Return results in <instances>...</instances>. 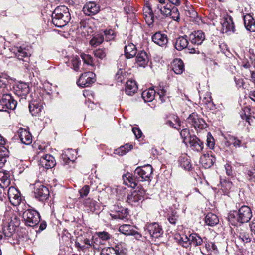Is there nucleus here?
<instances>
[{
    "label": "nucleus",
    "mask_w": 255,
    "mask_h": 255,
    "mask_svg": "<svg viewBox=\"0 0 255 255\" xmlns=\"http://www.w3.org/2000/svg\"><path fill=\"white\" fill-rule=\"evenodd\" d=\"M216 161V158L209 153L202 155L200 159V162L202 166L206 169L211 167Z\"/></svg>",
    "instance_id": "393cba45"
},
{
    "label": "nucleus",
    "mask_w": 255,
    "mask_h": 255,
    "mask_svg": "<svg viewBox=\"0 0 255 255\" xmlns=\"http://www.w3.org/2000/svg\"><path fill=\"white\" fill-rule=\"evenodd\" d=\"M156 93L159 96V98L162 102H164L166 101L168 98V96L167 95V90L164 87L160 86L157 88Z\"/></svg>",
    "instance_id": "603ef678"
},
{
    "label": "nucleus",
    "mask_w": 255,
    "mask_h": 255,
    "mask_svg": "<svg viewBox=\"0 0 255 255\" xmlns=\"http://www.w3.org/2000/svg\"><path fill=\"white\" fill-rule=\"evenodd\" d=\"M123 179L124 183L125 185L129 186L132 188H137L138 186H141L140 185H138V180L136 178L135 175L133 176L130 173H127L123 176Z\"/></svg>",
    "instance_id": "f3484780"
},
{
    "label": "nucleus",
    "mask_w": 255,
    "mask_h": 255,
    "mask_svg": "<svg viewBox=\"0 0 255 255\" xmlns=\"http://www.w3.org/2000/svg\"><path fill=\"white\" fill-rule=\"evenodd\" d=\"M167 124L178 130L180 129V121L177 116L174 114H170L169 116H167Z\"/></svg>",
    "instance_id": "473e14b6"
},
{
    "label": "nucleus",
    "mask_w": 255,
    "mask_h": 255,
    "mask_svg": "<svg viewBox=\"0 0 255 255\" xmlns=\"http://www.w3.org/2000/svg\"><path fill=\"white\" fill-rule=\"evenodd\" d=\"M23 218L25 224L30 227L37 225L40 221L39 212L33 209H28L23 213Z\"/></svg>",
    "instance_id": "20e7f679"
},
{
    "label": "nucleus",
    "mask_w": 255,
    "mask_h": 255,
    "mask_svg": "<svg viewBox=\"0 0 255 255\" xmlns=\"http://www.w3.org/2000/svg\"><path fill=\"white\" fill-rule=\"evenodd\" d=\"M204 244L202 247H200V250L203 255H209L211 254L212 243L207 241V239L205 238L203 243Z\"/></svg>",
    "instance_id": "49530a36"
},
{
    "label": "nucleus",
    "mask_w": 255,
    "mask_h": 255,
    "mask_svg": "<svg viewBox=\"0 0 255 255\" xmlns=\"http://www.w3.org/2000/svg\"><path fill=\"white\" fill-rule=\"evenodd\" d=\"M43 109V106L37 101H33L29 103V112H41Z\"/></svg>",
    "instance_id": "8fccbe9b"
},
{
    "label": "nucleus",
    "mask_w": 255,
    "mask_h": 255,
    "mask_svg": "<svg viewBox=\"0 0 255 255\" xmlns=\"http://www.w3.org/2000/svg\"><path fill=\"white\" fill-rule=\"evenodd\" d=\"M205 237L202 238L197 233H192L189 235V241H190V246L193 245L194 247L201 246L203 244Z\"/></svg>",
    "instance_id": "f704fd0d"
},
{
    "label": "nucleus",
    "mask_w": 255,
    "mask_h": 255,
    "mask_svg": "<svg viewBox=\"0 0 255 255\" xmlns=\"http://www.w3.org/2000/svg\"><path fill=\"white\" fill-rule=\"evenodd\" d=\"M100 11V6L95 2L90 1L84 5L83 8V12L88 16L95 15Z\"/></svg>",
    "instance_id": "dca6fc26"
},
{
    "label": "nucleus",
    "mask_w": 255,
    "mask_h": 255,
    "mask_svg": "<svg viewBox=\"0 0 255 255\" xmlns=\"http://www.w3.org/2000/svg\"><path fill=\"white\" fill-rule=\"evenodd\" d=\"M137 90L138 87L134 80H129L126 82L125 92L127 95L132 96Z\"/></svg>",
    "instance_id": "c85d7f7f"
},
{
    "label": "nucleus",
    "mask_w": 255,
    "mask_h": 255,
    "mask_svg": "<svg viewBox=\"0 0 255 255\" xmlns=\"http://www.w3.org/2000/svg\"><path fill=\"white\" fill-rule=\"evenodd\" d=\"M172 7L171 4L164 5L161 6H154V12L155 14L156 18L159 19L160 18V14L165 17H169V14L170 13V8Z\"/></svg>",
    "instance_id": "4468645a"
},
{
    "label": "nucleus",
    "mask_w": 255,
    "mask_h": 255,
    "mask_svg": "<svg viewBox=\"0 0 255 255\" xmlns=\"http://www.w3.org/2000/svg\"><path fill=\"white\" fill-rule=\"evenodd\" d=\"M243 20L245 27L247 30L255 31V21L250 14L243 12Z\"/></svg>",
    "instance_id": "412c9836"
},
{
    "label": "nucleus",
    "mask_w": 255,
    "mask_h": 255,
    "mask_svg": "<svg viewBox=\"0 0 255 255\" xmlns=\"http://www.w3.org/2000/svg\"><path fill=\"white\" fill-rule=\"evenodd\" d=\"M133 227L129 224H124L119 227V231L122 234L128 236L130 235Z\"/></svg>",
    "instance_id": "3c124183"
},
{
    "label": "nucleus",
    "mask_w": 255,
    "mask_h": 255,
    "mask_svg": "<svg viewBox=\"0 0 255 255\" xmlns=\"http://www.w3.org/2000/svg\"><path fill=\"white\" fill-rule=\"evenodd\" d=\"M179 244L184 248H188L190 246V241H189V235H183L179 240Z\"/></svg>",
    "instance_id": "e2e57ef3"
},
{
    "label": "nucleus",
    "mask_w": 255,
    "mask_h": 255,
    "mask_svg": "<svg viewBox=\"0 0 255 255\" xmlns=\"http://www.w3.org/2000/svg\"><path fill=\"white\" fill-rule=\"evenodd\" d=\"M107 50L106 48H98L94 51V56L101 60H103L106 57Z\"/></svg>",
    "instance_id": "864d4df0"
},
{
    "label": "nucleus",
    "mask_w": 255,
    "mask_h": 255,
    "mask_svg": "<svg viewBox=\"0 0 255 255\" xmlns=\"http://www.w3.org/2000/svg\"><path fill=\"white\" fill-rule=\"evenodd\" d=\"M244 167L243 172L245 174L246 178L250 182H255V167Z\"/></svg>",
    "instance_id": "4c0bfd02"
},
{
    "label": "nucleus",
    "mask_w": 255,
    "mask_h": 255,
    "mask_svg": "<svg viewBox=\"0 0 255 255\" xmlns=\"http://www.w3.org/2000/svg\"><path fill=\"white\" fill-rule=\"evenodd\" d=\"M81 56L85 64L92 67L95 66V62L93 58L90 55L83 53L81 54Z\"/></svg>",
    "instance_id": "6e6d98bb"
},
{
    "label": "nucleus",
    "mask_w": 255,
    "mask_h": 255,
    "mask_svg": "<svg viewBox=\"0 0 255 255\" xmlns=\"http://www.w3.org/2000/svg\"><path fill=\"white\" fill-rule=\"evenodd\" d=\"M172 70L176 74H181L184 70V65L180 59H175L172 63Z\"/></svg>",
    "instance_id": "72a5a7b5"
},
{
    "label": "nucleus",
    "mask_w": 255,
    "mask_h": 255,
    "mask_svg": "<svg viewBox=\"0 0 255 255\" xmlns=\"http://www.w3.org/2000/svg\"><path fill=\"white\" fill-rule=\"evenodd\" d=\"M73 153H75L74 150L68 149L61 155V159L64 165H70V163L74 164L75 158L71 156V154L73 155Z\"/></svg>",
    "instance_id": "bb28decb"
},
{
    "label": "nucleus",
    "mask_w": 255,
    "mask_h": 255,
    "mask_svg": "<svg viewBox=\"0 0 255 255\" xmlns=\"http://www.w3.org/2000/svg\"><path fill=\"white\" fill-rule=\"evenodd\" d=\"M102 33L104 37V40L106 41H111L115 37L114 31L112 29L104 30L102 32Z\"/></svg>",
    "instance_id": "bf43d9fd"
},
{
    "label": "nucleus",
    "mask_w": 255,
    "mask_h": 255,
    "mask_svg": "<svg viewBox=\"0 0 255 255\" xmlns=\"http://www.w3.org/2000/svg\"><path fill=\"white\" fill-rule=\"evenodd\" d=\"M84 205L87 210L91 212H94L99 207L97 202L90 198L86 199L84 202Z\"/></svg>",
    "instance_id": "79ce46f5"
},
{
    "label": "nucleus",
    "mask_w": 255,
    "mask_h": 255,
    "mask_svg": "<svg viewBox=\"0 0 255 255\" xmlns=\"http://www.w3.org/2000/svg\"><path fill=\"white\" fill-rule=\"evenodd\" d=\"M206 145L210 149H213L215 146V140L210 132H208L207 135Z\"/></svg>",
    "instance_id": "680f3d73"
},
{
    "label": "nucleus",
    "mask_w": 255,
    "mask_h": 255,
    "mask_svg": "<svg viewBox=\"0 0 255 255\" xmlns=\"http://www.w3.org/2000/svg\"><path fill=\"white\" fill-rule=\"evenodd\" d=\"M17 132L19 139L22 143L26 145H29L32 143V136L29 131L21 128Z\"/></svg>",
    "instance_id": "5701e85b"
},
{
    "label": "nucleus",
    "mask_w": 255,
    "mask_h": 255,
    "mask_svg": "<svg viewBox=\"0 0 255 255\" xmlns=\"http://www.w3.org/2000/svg\"><path fill=\"white\" fill-rule=\"evenodd\" d=\"M156 93V91L151 88L143 91L141 96L145 102H151L154 100Z\"/></svg>",
    "instance_id": "c9c22d12"
},
{
    "label": "nucleus",
    "mask_w": 255,
    "mask_h": 255,
    "mask_svg": "<svg viewBox=\"0 0 255 255\" xmlns=\"http://www.w3.org/2000/svg\"><path fill=\"white\" fill-rule=\"evenodd\" d=\"M96 81V75L92 72H87L81 74L77 84L81 87H89Z\"/></svg>",
    "instance_id": "0eeeda50"
},
{
    "label": "nucleus",
    "mask_w": 255,
    "mask_h": 255,
    "mask_svg": "<svg viewBox=\"0 0 255 255\" xmlns=\"http://www.w3.org/2000/svg\"><path fill=\"white\" fill-rule=\"evenodd\" d=\"M41 165L46 169H50L54 167L56 165V161L53 156L46 154L40 159Z\"/></svg>",
    "instance_id": "b1692460"
},
{
    "label": "nucleus",
    "mask_w": 255,
    "mask_h": 255,
    "mask_svg": "<svg viewBox=\"0 0 255 255\" xmlns=\"http://www.w3.org/2000/svg\"><path fill=\"white\" fill-rule=\"evenodd\" d=\"M206 126L205 121L202 118H199L196 122L195 121L193 126L196 129H201L206 128Z\"/></svg>",
    "instance_id": "0e129e2a"
},
{
    "label": "nucleus",
    "mask_w": 255,
    "mask_h": 255,
    "mask_svg": "<svg viewBox=\"0 0 255 255\" xmlns=\"http://www.w3.org/2000/svg\"><path fill=\"white\" fill-rule=\"evenodd\" d=\"M205 221L207 225L213 226L218 223L219 219L215 214L212 213H208L205 217Z\"/></svg>",
    "instance_id": "a19ab883"
},
{
    "label": "nucleus",
    "mask_w": 255,
    "mask_h": 255,
    "mask_svg": "<svg viewBox=\"0 0 255 255\" xmlns=\"http://www.w3.org/2000/svg\"><path fill=\"white\" fill-rule=\"evenodd\" d=\"M237 235L239 239L245 243H249L251 241L252 234L247 231H240Z\"/></svg>",
    "instance_id": "de8ad7c7"
},
{
    "label": "nucleus",
    "mask_w": 255,
    "mask_h": 255,
    "mask_svg": "<svg viewBox=\"0 0 255 255\" xmlns=\"http://www.w3.org/2000/svg\"><path fill=\"white\" fill-rule=\"evenodd\" d=\"M8 198L11 203L15 206L19 205L22 200L20 193L14 188H9Z\"/></svg>",
    "instance_id": "6ab92c4d"
},
{
    "label": "nucleus",
    "mask_w": 255,
    "mask_h": 255,
    "mask_svg": "<svg viewBox=\"0 0 255 255\" xmlns=\"http://www.w3.org/2000/svg\"><path fill=\"white\" fill-rule=\"evenodd\" d=\"M152 40L161 47H165L168 41L167 35L161 32H157L154 34L152 36Z\"/></svg>",
    "instance_id": "a211bd4d"
},
{
    "label": "nucleus",
    "mask_w": 255,
    "mask_h": 255,
    "mask_svg": "<svg viewBox=\"0 0 255 255\" xmlns=\"http://www.w3.org/2000/svg\"><path fill=\"white\" fill-rule=\"evenodd\" d=\"M104 40V37L102 35V32H100L94 35L90 41V44L92 46H97L101 44L103 42Z\"/></svg>",
    "instance_id": "c03bdc74"
},
{
    "label": "nucleus",
    "mask_w": 255,
    "mask_h": 255,
    "mask_svg": "<svg viewBox=\"0 0 255 255\" xmlns=\"http://www.w3.org/2000/svg\"><path fill=\"white\" fill-rule=\"evenodd\" d=\"M145 190L142 186H138L137 189L128 195L127 202L132 206H136L139 205L144 200Z\"/></svg>",
    "instance_id": "39448f33"
},
{
    "label": "nucleus",
    "mask_w": 255,
    "mask_h": 255,
    "mask_svg": "<svg viewBox=\"0 0 255 255\" xmlns=\"http://www.w3.org/2000/svg\"><path fill=\"white\" fill-rule=\"evenodd\" d=\"M34 193L35 198L41 202L47 200L49 196V191L48 188L42 184L35 186Z\"/></svg>",
    "instance_id": "6e6552de"
},
{
    "label": "nucleus",
    "mask_w": 255,
    "mask_h": 255,
    "mask_svg": "<svg viewBox=\"0 0 255 255\" xmlns=\"http://www.w3.org/2000/svg\"><path fill=\"white\" fill-rule=\"evenodd\" d=\"M84 95L88 97V101L86 102V104L90 108V110H94V107H96V105L94 103V93L91 91H87L84 92Z\"/></svg>",
    "instance_id": "a18cd8bd"
},
{
    "label": "nucleus",
    "mask_w": 255,
    "mask_h": 255,
    "mask_svg": "<svg viewBox=\"0 0 255 255\" xmlns=\"http://www.w3.org/2000/svg\"><path fill=\"white\" fill-rule=\"evenodd\" d=\"M178 162L180 166L186 170L190 171L192 169L191 160L187 155H183L179 157Z\"/></svg>",
    "instance_id": "2f4dec72"
},
{
    "label": "nucleus",
    "mask_w": 255,
    "mask_h": 255,
    "mask_svg": "<svg viewBox=\"0 0 255 255\" xmlns=\"http://www.w3.org/2000/svg\"><path fill=\"white\" fill-rule=\"evenodd\" d=\"M115 80L118 83H122L125 78V72L122 69H120L116 74Z\"/></svg>",
    "instance_id": "69168bd1"
},
{
    "label": "nucleus",
    "mask_w": 255,
    "mask_h": 255,
    "mask_svg": "<svg viewBox=\"0 0 255 255\" xmlns=\"http://www.w3.org/2000/svg\"><path fill=\"white\" fill-rule=\"evenodd\" d=\"M238 211H233L228 214V219L232 225L236 226L239 223V221H238Z\"/></svg>",
    "instance_id": "09e8293b"
},
{
    "label": "nucleus",
    "mask_w": 255,
    "mask_h": 255,
    "mask_svg": "<svg viewBox=\"0 0 255 255\" xmlns=\"http://www.w3.org/2000/svg\"><path fill=\"white\" fill-rule=\"evenodd\" d=\"M189 143L191 149L195 151L200 152L203 149V142L196 136L192 137L190 136Z\"/></svg>",
    "instance_id": "aec40b11"
},
{
    "label": "nucleus",
    "mask_w": 255,
    "mask_h": 255,
    "mask_svg": "<svg viewBox=\"0 0 255 255\" xmlns=\"http://www.w3.org/2000/svg\"><path fill=\"white\" fill-rule=\"evenodd\" d=\"M10 184L9 175L6 171H0V186L2 188L8 187Z\"/></svg>",
    "instance_id": "ea45409f"
},
{
    "label": "nucleus",
    "mask_w": 255,
    "mask_h": 255,
    "mask_svg": "<svg viewBox=\"0 0 255 255\" xmlns=\"http://www.w3.org/2000/svg\"><path fill=\"white\" fill-rule=\"evenodd\" d=\"M145 19L148 25L152 24L156 18L154 9L153 10L150 7L144 10Z\"/></svg>",
    "instance_id": "e433bc0d"
},
{
    "label": "nucleus",
    "mask_w": 255,
    "mask_h": 255,
    "mask_svg": "<svg viewBox=\"0 0 255 255\" xmlns=\"http://www.w3.org/2000/svg\"><path fill=\"white\" fill-rule=\"evenodd\" d=\"M96 235L99 238L103 241H107L112 237L109 233L106 231L97 232Z\"/></svg>",
    "instance_id": "774afa93"
},
{
    "label": "nucleus",
    "mask_w": 255,
    "mask_h": 255,
    "mask_svg": "<svg viewBox=\"0 0 255 255\" xmlns=\"http://www.w3.org/2000/svg\"><path fill=\"white\" fill-rule=\"evenodd\" d=\"M221 189L225 193H228L229 190L232 187V183L228 180H223L220 181Z\"/></svg>",
    "instance_id": "13d9d810"
},
{
    "label": "nucleus",
    "mask_w": 255,
    "mask_h": 255,
    "mask_svg": "<svg viewBox=\"0 0 255 255\" xmlns=\"http://www.w3.org/2000/svg\"><path fill=\"white\" fill-rule=\"evenodd\" d=\"M70 63L71 64L72 66V68L74 69V70L77 71L79 69V65L80 64V60L78 56H72L70 60Z\"/></svg>",
    "instance_id": "052dcab7"
},
{
    "label": "nucleus",
    "mask_w": 255,
    "mask_h": 255,
    "mask_svg": "<svg viewBox=\"0 0 255 255\" xmlns=\"http://www.w3.org/2000/svg\"><path fill=\"white\" fill-rule=\"evenodd\" d=\"M222 30L223 32H234L235 31V26L233 19L231 16L226 14L221 19Z\"/></svg>",
    "instance_id": "9b49d317"
},
{
    "label": "nucleus",
    "mask_w": 255,
    "mask_h": 255,
    "mask_svg": "<svg viewBox=\"0 0 255 255\" xmlns=\"http://www.w3.org/2000/svg\"><path fill=\"white\" fill-rule=\"evenodd\" d=\"M15 227L7 222L2 225V232L0 231V240H8L11 238L15 232Z\"/></svg>",
    "instance_id": "ddd939ff"
},
{
    "label": "nucleus",
    "mask_w": 255,
    "mask_h": 255,
    "mask_svg": "<svg viewBox=\"0 0 255 255\" xmlns=\"http://www.w3.org/2000/svg\"><path fill=\"white\" fill-rule=\"evenodd\" d=\"M133 148L132 145L126 144L114 150V153L119 156H123L129 152Z\"/></svg>",
    "instance_id": "37998d69"
},
{
    "label": "nucleus",
    "mask_w": 255,
    "mask_h": 255,
    "mask_svg": "<svg viewBox=\"0 0 255 255\" xmlns=\"http://www.w3.org/2000/svg\"><path fill=\"white\" fill-rule=\"evenodd\" d=\"M240 117L243 120H245V121L248 122L250 125H251V123L253 122L255 119L254 117L251 115V113H248V114H246V113H242L241 114H240Z\"/></svg>",
    "instance_id": "338daca9"
},
{
    "label": "nucleus",
    "mask_w": 255,
    "mask_h": 255,
    "mask_svg": "<svg viewBox=\"0 0 255 255\" xmlns=\"http://www.w3.org/2000/svg\"><path fill=\"white\" fill-rule=\"evenodd\" d=\"M238 221L239 223H247L252 217L251 209L247 206H242L238 210Z\"/></svg>",
    "instance_id": "9d476101"
},
{
    "label": "nucleus",
    "mask_w": 255,
    "mask_h": 255,
    "mask_svg": "<svg viewBox=\"0 0 255 255\" xmlns=\"http://www.w3.org/2000/svg\"><path fill=\"white\" fill-rule=\"evenodd\" d=\"M13 53L16 57L19 60H23V58L28 57L29 53L25 48L17 47L13 49Z\"/></svg>",
    "instance_id": "58836bf2"
},
{
    "label": "nucleus",
    "mask_w": 255,
    "mask_h": 255,
    "mask_svg": "<svg viewBox=\"0 0 255 255\" xmlns=\"http://www.w3.org/2000/svg\"><path fill=\"white\" fill-rule=\"evenodd\" d=\"M112 212L113 213L110 214V215L113 219H115L123 220L126 219L128 214V208L116 205L113 206Z\"/></svg>",
    "instance_id": "1a4fd4ad"
},
{
    "label": "nucleus",
    "mask_w": 255,
    "mask_h": 255,
    "mask_svg": "<svg viewBox=\"0 0 255 255\" xmlns=\"http://www.w3.org/2000/svg\"><path fill=\"white\" fill-rule=\"evenodd\" d=\"M153 172L152 167L147 164L140 167H137L134 171V175L139 181H151V176Z\"/></svg>",
    "instance_id": "423d86ee"
},
{
    "label": "nucleus",
    "mask_w": 255,
    "mask_h": 255,
    "mask_svg": "<svg viewBox=\"0 0 255 255\" xmlns=\"http://www.w3.org/2000/svg\"><path fill=\"white\" fill-rule=\"evenodd\" d=\"M12 79L6 74L0 76V112H8L15 109L17 102L14 100L8 93L11 89Z\"/></svg>",
    "instance_id": "f257e3e1"
},
{
    "label": "nucleus",
    "mask_w": 255,
    "mask_h": 255,
    "mask_svg": "<svg viewBox=\"0 0 255 255\" xmlns=\"http://www.w3.org/2000/svg\"><path fill=\"white\" fill-rule=\"evenodd\" d=\"M149 62V58L147 53L144 51H141L137 55L136 63L139 66L145 67Z\"/></svg>",
    "instance_id": "c756f323"
},
{
    "label": "nucleus",
    "mask_w": 255,
    "mask_h": 255,
    "mask_svg": "<svg viewBox=\"0 0 255 255\" xmlns=\"http://www.w3.org/2000/svg\"><path fill=\"white\" fill-rule=\"evenodd\" d=\"M52 21L57 27H63L66 25L71 19L69 9L64 5L56 7L52 14Z\"/></svg>",
    "instance_id": "f03ea898"
},
{
    "label": "nucleus",
    "mask_w": 255,
    "mask_h": 255,
    "mask_svg": "<svg viewBox=\"0 0 255 255\" xmlns=\"http://www.w3.org/2000/svg\"><path fill=\"white\" fill-rule=\"evenodd\" d=\"M227 142L229 143V145H232L235 148H247V141L243 136H231L229 137Z\"/></svg>",
    "instance_id": "2eb2a0df"
},
{
    "label": "nucleus",
    "mask_w": 255,
    "mask_h": 255,
    "mask_svg": "<svg viewBox=\"0 0 255 255\" xmlns=\"http://www.w3.org/2000/svg\"><path fill=\"white\" fill-rule=\"evenodd\" d=\"M145 237L148 236L152 240H156L162 237L164 231L158 222L147 223L144 227Z\"/></svg>",
    "instance_id": "7ed1b4c3"
},
{
    "label": "nucleus",
    "mask_w": 255,
    "mask_h": 255,
    "mask_svg": "<svg viewBox=\"0 0 255 255\" xmlns=\"http://www.w3.org/2000/svg\"><path fill=\"white\" fill-rule=\"evenodd\" d=\"M191 42L193 44L201 45L205 39L204 33L201 30L194 31L190 35Z\"/></svg>",
    "instance_id": "4be33fe9"
},
{
    "label": "nucleus",
    "mask_w": 255,
    "mask_h": 255,
    "mask_svg": "<svg viewBox=\"0 0 255 255\" xmlns=\"http://www.w3.org/2000/svg\"><path fill=\"white\" fill-rule=\"evenodd\" d=\"M100 255H124V253L120 246L117 245L115 248L109 247L103 249Z\"/></svg>",
    "instance_id": "a878e982"
},
{
    "label": "nucleus",
    "mask_w": 255,
    "mask_h": 255,
    "mask_svg": "<svg viewBox=\"0 0 255 255\" xmlns=\"http://www.w3.org/2000/svg\"><path fill=\"white\" fill-rule=\"evenodd\" d=\"M13 89L15 94L17 96L21 97V99H26V97L29 92V85L23 82H19L13 86Z\"/></svg>",
    "instance_id": "f8f14e48"
},
{
    "label": "nucleus",
    "mask_w": 255,
    "mask_h": 255,
    "mask_svg": "<svg viewBox=\"0 0 255 255\" xmlns=\"http://www.w3.org/2000/svg\"><path fill=\"white\" fill-rule=\"evenodd\" d=\"M125 55L127 58H133L137 54V50L136 46L132 43L125 45L124 47Z\"/></svg>",
    "instance_id": "cd10ccee"
},
{
    "label": "nucleus",
    "mask_w": 255,
    "mask_h": 255,
    "mask_svg": "<svg viewBox=\"0 0 255 255\" xmlns=\"http://www.w3.org/2000/svg\"><path fill=\"white\" fill-rule=\"evenodd\" d=\"M179 216L176 211L172 210L170 213L168 214L167 219L170 224L175 225L178 220Z\"/></svg>",
    "instance_id": "5fc2aeb1"
},
{
    "label": "nucleus",
    "mask_w": 255,
    "mask_h": 255,
    "mask_svg": "<svg viewBox=\"0 0 255 255\" xmlns=\"http://www.w3.org/2000/svg\"><path fill=\"white\" fill-rule=\"evenodd\" d=\"M170 10H171V12L169 14V17L175 21H179L180 20V14L177 8L172 6Z\"/></svg>",
    "instance_id": "4d7b16f0"
},
{
    "label": "nucleus",
    "mask_w": 255,
    "mask_h": 255,
    "mask_svg": "<svg viewBox=\"0 0 255 255\" xmlns=\"http://www.w3.org/2000/svg\"><path fill=\"white\" fill-rule=\"evenodd\" d=\"M174 45L176 49L178 51H181L185 48H187L188 45L187 36H180L178 37L176 39Z\"/></svg>",
    "instance_id": "7c9ffc66"
}]
</instances>
